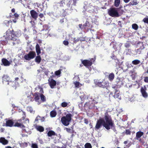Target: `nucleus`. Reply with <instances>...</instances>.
<instances>
[{
    "mask_svg": "<svg viewBox=\"0 0 148 148\" xmlns=\"http://www.w3.org/2000/svg\"><path fill=\"white\" fill-rule=\"evenodd\" d=\"M104 118L105 120L104 127L108 130L112 129L114 132L116 131L114 121L108 111L105 113Z\"/></svg>",
    "mask_w": 148,
    "mask_h": 148,
    "instance_id": "nucleus-1",
    "label": "nucleus"
},
{
    "mask_svg": "<svg viewBox=\"0 0 148 148\" xmlns=\"http://www.w3.org/2000/svg\"><path fill=\"white\" fill-rule=\"evenodd\" d=\"M94 82L96 86L103 89L105 88L106 89V92H103L104 94L106 95V94L109 93L108 89L110 86L109 83L108 81L105 79L102 80L101 79H95L94 80Z\"/></svg>",
    "mask_w": 148,
    "mask_h": 148,
    "instance_id": "nucleus-2",
    "label": "nucleus"
},
{
    "mask_svg": "<svg viewBox=\"0 0 148 148\" xmlns=\"http://www.w3.org/2000/svg\"><path fill=\"white\" fill-rule=\"evenodd\" d=\"M19 30L14 31L13 30H10L8 29L6 32V35L4 36L6 41L8 40H12L13 41L16 40L17 36L19 34Z\"/></svg>",
    "mask_w": 148,
    "mask_h": 148,
    "instance_id": "nucleus-3",
    "label": "nucleus"
},
{
    "mask_svg": "<svg viewBox=\"0 0 148 148\" xmlns=\"http://www.w3.org/2000/svg\"><path fill=\"white\" fill-rule=\"evenodd\" d=\"M72 115L70 113L66 114L65 116H62L61 121L63 124L65 126H68L72 119Z\"/></svg>",
    "mask_w": 148,
    "mask_h": 148,
    "instance_id": "nucleus-4",
    "label": "nucleus"
},
{
    "mask_svg": "<svg viewBox=\"0 0 148 148\" xmlns=\"http://www.w3.org/2000/svg\"><path fill=\"white\" fill-rule=\"evenodd\" d=\"M96 60L95 57L93 58H89L88 60L81 59V61L82 64L86 67L89 69L93 63H94Z\"/></svg>",
    "mask_w": 148,
    "mask_h": 148,
    "instance_id": "nucleus-5",
    "label": "nucleus"
},
{
    "mask_svg": "<svg viewBox=\"0 0 148 148\" xmlns=\"http://www.w3.org/2000/svg\"><path fill=\"white\" fill-rule=\"evenodd\" d=\"M117 8H110L108 10V13L112 17H119L121 16L120 14L118 13Z\"/></svg>",
    "mask_w": 148,
    "mask_h": 148,
    "instance_id": "nucleus-6",
    "label": "nucleus"
},
{
    "mask_svg": "<svg viewBox=\"0 0 148 148\" xmlns=\"http://www.w3.org/2000/svg\"><path fill=\"white\" fill-rule=\"evenodd\" d=\"M104 122L105 120L104 118H100L97 121L95 127V130H99L101 128L102 126L104 127Z\"/></svg>",
    "mask_w": 148,
    "mask_h": 148,
    "instance_id": "nucleus-7",
    "label": "nucleus"
},
{
    "mask_svg": "<svg viewBox=\"0 0 148 148\" xmlns=\"http://www.w3.org/2000/svg\"><path fill=\"white\" fill-rule=\"evenodd\" d=\"M36 56V53L35 51H30L28 54H25L24 58L26 60H29L33 59Z\"/></svg>",
    "mask_w": 148,
    "mask_h": 148,
    "instance_id": "nucleus-8",
    "label": "nucleus"
},
{
    "mask_svg": "<svg viewBox=\"0 0 148 148\" xmlns=\"http://www.w3.org/2000/svg\"><path fill=\"white\" fill-rule=\"evenodd\" d=\"M147 90V88L145 85L141 87L140 91L143 97L145 98H147L148 96V94L146 92Z\"/></svg>",
    "mask_w": 148,
    "mask_h": 148,
    "instance_id": "nucleus-9",
    "label": "nucleus"
},
{
    "mask_svg": "<svg viewBox=\"0 0 148 148\" xmlns=\"http://www.w3.org/2000/svg\"><path fill=\"white\" fill-rule=\"evenodd\" d=\"M22 119H20L17 121L14 125V126L20 127L21 128H23L25 127V126L24 125L22 122Z\"/></svg>",
    "mask_w": 148,
    "mask_h": 148,
    "instance_id": "nucleus-10",
    "label": "nucleus"
},
{
    "mask_svg": "<svg viewBox=\"0 0 148 148\" xmlns=\"http://www.w3.org/2000/svg\"><path fill=\"white\" fill-rule=\"evenodd\" d=\"M6 123H3L2 126H6L11 127L14 126V122L11 119H8L7 120L6 119Z\"/></svg>",
    "mask_w": 148,
    "mask_h": 148,
    "instance_id": "nucleus-11",
    "label": "nucleus"
},
{
    "mask_svg": "<svg viewBox=\"0 0 148 148\" xmlns=\"http://www.w3.org/2000/svg\"><path fill=\"white\" fill-rule=\"evenodd\" d=\"M2 78V82L3 84L8 85L9 82H11L10 77L7 75H3Z\"/></svg>",
    "mask_w": 148,
    "mask_h": 148,
    "instance_id": "nucleus-12",
    "label": "nucleus"
},
{
    "mask_svg": "<svg viewBox=\"0 0 148 148\" xmlns=\"http://www.w3.org/2000/svg\"><path fill=\"white\" fill-rule=\"evenodd\" d=\"M12 62V61H8L5 58H3L1 59V65H3L4 66H9Z\"/></svg>",
    "mask_w": 148,
    "mask_h": 148,
    "instance_id": "nucleus-13",
    "label": "nucleus"
},
{
    "mask_svg": "<svg viewBox=\"0 0 148 148\" xmlns=\"http://www.w3.org/2000/svg\"><path fill=\"white\" fill-rule=\"evenodd\" d=\"M48 83L51 88H53L56 85V81L53 79L51 78H49L48 80Z\"/></svg>",
    "mask_w": 148,
    "mask_h": 148,
    "instance_id": "nucleus-14",
    "label": "nucleus"
},
{
    "mask_svg": "<svg viewBox=\"0 0 148 148\" xmlns=\"http://www.w3.org/2000/svg\"><path fill=\"white\" fill-rule=\"evenodd\" d=\"M83 28L88 30L92 28V26L88 21H86L84 24L83 25Z\"/></svg>",
    "mask_w": 148,
    "mask_h": 148,
    "instance_id": "nucleus-15",
    "label": "nucleus"
},
{
    "mask_svg": "<svg viewBox=\"0 0 148 148\" xmlns=\"http://www.w3.org/2000/svg\"><path fill=\"white\" fill-rule=\"evenodd\" d=\"M115 85L117 88H119L123 85L121 79L119 77H117L115 81Z\"/></svg>",
    "mask_w": 148,
    "mask_h": 148,
    "instance_id": "nucleus-16",
    "label": "nucleus"
},
{
    "mask_svg": "<svg viewBox=\"0 0 148 148\" xmlns=\"http://www.w3.org/2000/svg\"><path fill=\"white\" fill-rule=\"evenodd\" d=\"M19 16V15L16 13H14L13 14L11 13L10 15V18H14V19L12 20V21L14 23L16 22V20L18 19Z\"/></svg>",
    "mask_w": 148,
    "mask_h": 148,
    "instance_id": "nucleus-17",
    "label": "nucleus"
},
{
    "mask_svg": "<svg viewBox=\"0 0 148 148\" xmlns=\"http://www.w3.org/2000/svg\"><path fill=\"white\" fill-rule=\"evenodd\" d=\"M111 58L113 60H114L115 62L116 63V65L118 66H120V62L119 60L118 59H117L116 56L114 54H112V56H110Z\"/></svg>",
    "mask_w": 148,
    "mask_h": 148,
    "instance_id": "nucleus-18",
    "label": "nucleus"
},
{
    "mask_svg": "<svg viewBox=\"0 0 148 148\" xmlns=\"http://www.w3.org/2000/svg\"><path fill=\"white\" fill-rule=\"evenodd\" d=\"M30 13L32 17L34 19H36L38 17V14L34 10H32L30 11Z\"/></svg>",
    "mask_w": 148,
    "mask_h": 148,
    "instance_id": "nucleus-19",
    "label": "nucleus"
},
{
    "mask_svg": "<svg viewBox=\"0 0 148 148\" xmlns=\"http://www.w3.org/2000/svg\"><path fill=\"white\" fill-rule=\"evenodd\" d=\"M113 97L115 98H118L119 99H121V97L120 96V91L119 90L117 89H116V91L114 93Z\"/></svg>",
    "mask_w": 148,
    "mask_h": 148,
    "instance_id": "nucleus-20",
    "label": "nucleus"
},
{
    "mask_svg": "<svg viewBox=\"0 0 148 148\" xmlns=\"http://www.w3.org/2000/svg\"><path fill=\"white\" fill-rule=\"evenodd\" d=\"M40 94L38 92H35L33 94V96L34 97V99L36 101H37L40 99Z\"/></svg>",
    "mask_w": 148,
    "mask_h": 148,
    "instance_id": "nucleus-21",
    "label": "nucleus"
},
{
    "mask_svg": "<svg viewBox=\"0 0 148 148\" xmlns=\"http://www.w3.org/2000/svg\"><path fill=\"white\" fill-rule=\"evenodd\" d=\"M143 132L141 131H138L136 132V138L137 140H139V139L143 135Z\"/></svg>",
    "mask_w": 148,
    "mask_h": 148,
    "instance_id": "nucleus-22",
    "label": "nucleus"
},
{
    "mask_svg": "<svg viewBox=\"0 0 148 148\" xmlns=\"http://www.w3.org/2000/svg\"><path fill=\"white\" fill-rule=\"evenodd\" d=\"M0 142L3 145H6L8 144V142L4 138L1 137L0 138Z\"/></svg>",
    "mask_w": 148,
    "mask_h": 148,
    "instance_id": "nucleus-23",
    "label": "nucleus"
},
{
    "mask_svg": "<svg viewBox=\"0 0 148 148\" xmlns=\"http://www.w3.org/2000/svg\"><path fill=\"white\" fill-rule=\"evenodd\" d=\"M47 135L49 137H51L52 136H57V134L53 130L49 131L47 133Z\"/></svg>",
    "mask_w": 148,
    "mask_h": 148,
    "instance_id": "nucleus-24",
    "label": "nucleus"
},
{
    "mask_svg": "<svg viewBox=\"0 0 148 148\" xmlns=\"http://www.w3.org/2000/svg\"><path fill=\"white\" fill-rule=\"evenodd\" d=\"M36 50L37 55H39L41 53V50L40 46L38 44L36 45Z\"/></svg>",
    "mask_w": 148,
    "mask_h": 148,
    "instance_id": "nucleus-25",
    "label": "nucleus"
},
{
    "mask_svg": "<svg viewBox=\"0 0 148 148\" xmlns=\"http://www.w3.org/2000/svg\"><path fill=\"white\" fill-rule=\"evenodd\" d=\"M114 77V75L113 73H110L108 77L109 80L110 81H112Z\"/></svg>",
    "mask_w": 148,
    "mask_h": 148,
    "instance_id": "nucleus-26",
    "label": "nucleus"
},
{
    "mask_svg": "<svg viewBox=\"0 0 148 148\" xmlns=\"http://www.w3.org/2000/svg\"><path fill=\"white\" fill-rule=\"evenodd\" d=\"M41 58L40 56L38 55L35 58V61L38 64H39L41 62Z\"/></svg>",
    "mask_w": 148,
    "mask_h": 148,
    "instance_id": "nucleus-27",
    "label": "nucleus"
},
{
    "mask_svg": "<svg viewBox=\"0 0 148 148\" xmlns=\"http://www.w3.org/2000/svg\"><path fill=\"white\" fill-rule=\"evenodd\" d=\"M98 102L95 100L93 99L92 101V103L91 104L92 105H90L89 106V109H92L95 107V104H97Z\"/></svg>",
    "mask_w": 148,
    "mask_h": 148,
    "instance_id": "nucleus-28",
    "label": "nucleus"
},
{
    "mask_svg": "<svg viewBox=\"0 0 148 148\" xmlns=\"http://www.w3.org/2000/svg\"><path fill=\"white\" fill-rule=\"evenodd\" d=\"M57 115L56 112L54 110H53L50 112V116L51 117H54Z\"/></svg>",
    "mask_w": 148,
    "mask_h": 148,
    "instance_id": "nucleus-29",
    "label": "nucleus"
},
{
    "mask_svg": "<svg viewBox=\"0 0 148 148\" xmlns=\"http://www.w3.org/2000/svg\"><path fill=\"white\" fill-rule=\"evenodd\" d=\"M138 3L137 2L136 0H133V1H131L129 3L130 5H136L138 4Z\"/></svg>",
    "mask_w": 148,
    "mask_h": 148,
    "instance_id": "nucleus-30",
    "label": "nucleus"
},
{
    "mask_svg": "<svg viewBox=\"0 0 148 148\" xmlns=\"http://www.w3.org/2000/svg\"><path fill=\"white\" fill-rule=\"evenodd\" d=\"M12 21L11 20H9V21L5 20L4 21V23L5 25L7 26H9L10 25V23H12Z\"/></svg>",
    "mask_w": 148,
    "mask_h": 148,
    "instance_id": "nucleus-31",
    "label": "nucleus"
},
{
    "mask_svg": "<svg viewBox=\"0 0 148 148\" xmlns=\"http://www.w3.org/2000/svg\"><path fill=\"white\" fill-rule=\"evenodd\" d=\"M37 130L40 132H43L44 131V128L41 126H38L36 127Z\"/></svg>",
    "mask_w": 148,
    "mask_h": 148,
    "instance_id": "nucleus-32",
    "label": "nucleus"
},
{
    "mask_svg": "<svg viewBox=\"0 0 148 148\" xmlns=\"http://www.w3.org/2000/svg\"><path fill=\"white\" fill-rule=\"evenodd\" d=\"M120 3V0H115L114 5L116 7H118Z\"/></svg>",
    "mask_w": 148,
    "mask_h": 148,
    "instance_id": "nucleus-33",
    "label": "nucleus"
},
{
    "mask_svg": "<svg viewBox=\"0 0 148 148\" xmlns=\"http://www.w3.org/2000/svg\"><path fill=\"white\" fill-rule=\"evenodd\" d=\"M40 97L42 102H44L46 101V97L44 96L43 94H40Z\"/></svg>",
    "mask_w": 148,
    "mask_h": 148,
    "instance_id": "nucleus-34",
    "label": "nucleus"
},
{
    "mask_svg": "<svg viewBox=\"0 0 148 148\" xmlns=\"http://www.w3.org/2000/svg\"><path fill=\"white\" fill-rule=\"evenodd\" d=\"M132 27L135 30H136L138 29V27L136 24L134 23L132 25Z\"/></svg>",
    "mask_w": 148,
    "mask_h": 148,
    "instance_id": "nucleus-35",
    "label": "nucleus"
},
{
    "mask_svg": "<svg viewBox=\"0 0 148 148\" xmlns=\"http://www.w3.org/2000/svg\"><path fill=\"white\" fill-rule=\"evenodd\" d=\"M85 148H92L91 144L89 143H87L84 145Z\"/></svg>",
    "mask_w": 148,
    "mask_h": 148,
    "instance_id": "nucleus-36",
    "label": "nucleus"
},
{
    "mask_svg": "<svg viewBox=\"0 0 148 148\" xmlns=\"http://www.w3.org/2000/svg\"><path fill=\"white\" fill-rule=\"evenodd\" d=\"M140 62V61L138 60H135L132 61V63L134 65H137Z\"/></svg>",
    "mask_w": 148,
    "mask_h": 148,
    "instance_id": "nucleus-37",
    "label": "nucleus"
},
{
    "mask_svg": "<svg viewBox=\"0 0 148 148\" xmlns=\"http://www.w3.org/2000/svg\"><path fill=\"white\" fill-rule=\"evenodd\" d=\"M27 110L30 113H32L33 112V109L32 107L28 106L27 107Z\"/></svg>",
    "mask_w": 148,
    "mask_h": 148,
    "instance_id": "nucleus-38",
    "label": "nucleus"
},
{
    "mask_svg": "<svg viewBox=\"0 0 148 148\" xmlns=\"http://www.w3.org/2000/svg\"><path fill=\"white\" fill-rule=\"evenodd\" d=\"M61 69L59 70L58 71H56L55 72V74L56 75H59L61 74Z\"/></svg>",
    "mask_w": 148,
    "mask_h": 148,
    "instance_id": "nucleus-39",
    "label": "nucleus"
},
{
    "mask_svg": "<svg viewBox=\"0 0 148 148\" xmlns=\"http://www.w3.org/2000/svg\"><path fill=\"white\" fill-rule=\"evenodd\" d=\"M68 105L67 103L64 102L62 103L61 106L63 108H65Z\"/></svg>",
    "mask_w": 148,
    "mask_h": 148,
    "instance_id": "nucleus-40",
    "label": "nucleus"
},
{
    "mask_svg": "<svg viewBox=\"0 0 148 148\" xmlns=\"http://www.w3.org/2000/svg\"><path fill=\"white\" fill-rule=\"evenodd\" d=\"M143 21L145 23L148 24V17H145L143 20Z\"/></svg>",
    "mask_w": 148,
    "mask_h": 148,
    "instance_id": "nucleus-41",
    "label": "nucleus"
},
{
    "mask_svg": "<svg viewBox=\"0 0 148 148\" xmlns=\"http://www.w3.org/2000/svg\"><path fill=\"white\" fill-rule=\"evenodd\" d=\"M79 41V38H74L73 39V43L75 44Z\"/></svg>",
    "mask_w": 148,
    "mask_h": 148,
    "instance_id": "nucleus-42",
    "label": "nucleus"
},
{
    "mask_svg": "<svg viewBox=\"0 0 148 148\" xmlns=\"http://www.w3.org/2000/svg\"><path fill=\"white\" fill-rule=\"evenodd\" d=\"M32 148H38L37 144L36 143L32 144Z\"/></svg>",
    "mask_w": 148,
    "mask_h": 148,
    "instance_id": "nucleus-43",
    "label": "nucleus"
},
{
    "mask_svg": "<svg viewBox=\"0 0 148 148\" xmlns=\"http://www.w3.org/2000/svg\"><path fill=\"white\" fill-rule=\"evenodd\" d=\"M75 87L79 88V83L78 82H76L74 83Z\"/></svg>",
    "mask_w": 148,
    "mask_h": 148,
    "instance_id": "nucleus-44",
    "label": "nucleus"
},
{
    "mask_svg": "<svg viewBox=\"0 0 148 148\" xmlns=\"http://www.w3.org/2000/svg\"><path fill=\"white\" fill-rule=\"evenodd\" d=\"M38 88L40 90L39 91L40 94H43L44 93L43 88L40 87H39Z\"/></svg>",
    "mask_w": 148,
    "mask_h": 148,
    "instance_id": "nucleus-45",
    "label": "nucleus"
},
{
    "mask_svg": "<svg viewBox=\"0 0 148 148\" xmlns=\"http://www.w3.org/2000/svg\"><path fill=\"white\" fill-rule=\"evenodd\" d=\"M131 132L129 130H125V134L127 135H130Z\"/></svg>",
    "mask_w": 148,
    "mask_h": 148,
    "instance_id": "nucleus-46",
    "label": "nucleus"
},
{
    "mask_svg": "<svg viewBox=\"0 0 148 148\" xmlns=\"http://www.w3.org/2000/svg\"><path fill=\"white\" fill-rule=\"evenodd\" d=\"M144 81L146 83H148V76H146L144 77Z\"/></svg>",
    "mask_w": 148,
    "mask_h": 148,
    "instance_id": "nucleus-47",
    "label": "nucleus"
},
{
    "mask_svg": "<svg viewBox=\"0 0 148 148\" xmlns=\"http://www.w3.org/2000/svg\"><path fill=\"white\" fill-rule=\"evenodd\" d=\"M79 40L81 42L84 41L85 40V38L83 37H81L79 38Z\"/></svg>",
    "mask_w": 148,
    "mask_h": 148,
    "instance_id": "nucleus-48",
    "label": "nucleus"
},
{
    "mask_svg": "<svg viewBox=\"0 0 148 148\" xmlns=\"http://www.w3.org/2000/svg\"><path fill=\"white\" fill-rule=\"evenodd\" d=\"M63 44L65 45H67L69 44V42L67 40H64L63 42Z\"/></svg>",
    "mask_w": 148,
    "mask_h": 148,
    "instance_id": "nucleus-49",
    "label": "nucleus"
},
{
    "mask_svg": "<svg viewBox=\"0 0 148 148\" xmlns=\"http://www.w3.org/2000/svg\"><path fill=\"white\" fill-rule=\"evenodd\" d=\"M23 116L22 117V119L23 120H24L26 117L25 112H23Z\"/></svg>",
    "mask_w": 148,
    "mask_h": 148,
    "instance_id": "nucleus-50",
    "label": "nucleus"
},
{
    "mask_svg": "<svg viewBox=\"0 0 148 148\" xmlns=\"http://www.w3.org/2000/svg\"><path fill=\"white\" fill-rule=\"evenodd\" d=\"M66 131L69 133H71V130L70 128H66Z\"/></svg>",
    "mask_w": 148,
    "mask_h": 148,
    "instance_id": "nucleus-51",
    "label": "nucleus"
},
{
    "mask_svg": "<svg viewBox=\"0 0 148 148\" xmlns=\"http://www.w3.org/2000/svg\"><path fill=\"white\" fill-rule=\"evenodd\" d=\"M84 123L86 124H88V121L87 119H85L84 120Z\"/></svg>",
    "mask_w": 148,
    "mask_h": 148,
    "instance_id": "nucleus-52",
    "label": "nucleus"
},
{
    "mask_svg": "<svg viewBox=\"0 0 148 148\" xmlns=\"http://www.w3.org/2000/svg\"><path fill=\"white\" fill-rule=\"evenodd\" d=\"M40 116H39L38 115L37 117H36V118L35 119V122H37V121H38V118H40Z\"/></svg>",
    "mask_w": 148,
    "mask_h": 148,
    "instance_id": "nucleus-53",
    "label": "nucleus"
},
{
    "mask_svg": "<svg viewBox=\"0 0 148 148\" xmlns=\"http://www.w3.org/2000/svg\"><path fill=\"white\" fill-rule=\"evenodd\" d=\"M39 17L41 18H42L44 17V15L43 14H40L39 15Z\"/></svg>",
    "mask_w": 148,
    "mask_h": 148,
    "instance_id": "nucleus-54",
    "label": "nucleus"
},
{
    "mask_svg": "<svg viewBox=\"0 0 148 148\" xmlns=\"http://www.w3.org/2000/svg\"><path fill=\"white\" fill-rule=\"evenodd\" d=\"M60 3L62 5L63 3L65 4L64 0H62L60 1Z\"/></svg>",
    "mask_w": 148,
    "mask_h": 148,
    "instance_id": "nucleus-55",
    "label": "nucleus"
},
{
    "mask_svg": "<svg viewBox=\"0 0 148 148\" xmlns=\"http://www.w3.org/2000/svg\"><path fill=\"white\" fill-rule=\"evenodd\" d=\"M30 22L32 24V27H34V26L35 23L34 21H31Z\"/></svg>",
    "mask_w": 148,
    "mask_h": 148,
    "instance_id": "nucleus-56",
    "label": "nucleus"
},
{
    "mask_svg": "<svg viewBox=\"0 0 148 148\" xmlns=\"http://www.w3.org/2000/svg\"><path fill=\"white\" fill-rule=\"evenodd\" d=\"M124 12V11L123 10H120L119 13H120L121 15L123 14V12Z\"/></svg>",
    "mask_w": 148,
    "mask_h": 148,
    "instance_id": "nucleus-57",
    "label": "nucleus"
},
{
    "mask_svg": "<svg viewBox=\"0 0 148 148\" xmlns=\"http://www.w3.org/2000/svg\"><path fill=\"white\" fill-rule=\"evenodd\" d=\"M15 10L14 8H13L11 10L12 12L14 13H15Z\"/></svg>",
    "mask_w": 148,
    "mask_h": 148,
    "instance_id": "nucleus-58",
    "label": "nucleus"
},
{
    "mask_svg": "<svg viewBox=\"0 0 148 148\" xmlns=\"http://www.w3.org/2000/svg\"><path fill=\"white\" fill-rule=\"evenodd\" d=\"M79 26L80 28L82 29L83 28V25L82 24H79Z\"/></svg>",
    "mask_w": 148,
    "mask_h": 148,
    "instance_id": "nucleus-59",
    "label": "nucleus"
},
{
    "mask_svg": "<svg viewBox=\"0 0 148 148\" xmlns=\"http://www.w3.org/2000/svg\"><path fill=\"white\" fill-rule=\"evenodd\" d=\"M112 88L113 89H115V91H116V89H116V88H118L116 87V85H115V86H112Z\"/></svg>",
    "mask_w": 148,
    "mask_h": 148,
    "instance_id": "nucleus-60",
    "label": "nucleus"
},
{
    "mask_svg": "<svg viewBox=\"0 0 148 148\" xmlns=\"http://www.w3.org/2000/svg\"><path fill=\"white\" fill-rule=\"evenodd\" d=\"M60 22L61 23H62L64 22V19H62L60 20Z\"/></svg>",
    "mask_w": 148,
    "mask_h": 148,
    "instance_id": "nucleus-61",
    "label": "nucleus"
},
{
    "mask_svg": "<svg viewBox=\"0 0 148 148\" xmlns=\"http://www.w3.org/2000/svg\"><path fill=\"white\" fill-rule=\"evenodd\" d=\"M130 1V0H123L124 2L126 3H128Z\"/></svg>",
    "mask_w": 148,
    "mask_h": 148,
    "instance_id": "nucleus-62",
    "label": "nucleus"
},
{
    "mask_svg": "<svg viewBox=\"0 0 148 148\" xmlns=\"http://www.w3.org/2000/svg\"><path fill=\"white\" fill-rule=\"evenodd\" d=\"M5 129L4 128H1V131L2 132H3L4 130Z\"/></svg>",
    "mask_w": 148,
    "mask_h": 148,
    "instance_id": "nucleus-63",
    "label": "nucleus"
},
{
    "mask_svg": "<svg viewBox=\"0 0 148 148\" xmlns=\"http://www.w3.org/2000/svg\"><path fill=\"white\" fill-rule=\"evenodd\" d=\"M48 73H49V71H46L45 72V74L47 76L48 75Z\"/></svg>",
    "mask_w": 148,
    "mask_h": 148,
    "instance_id": "nucleus-64",
    "label": "nucleus"
}]
</instances>
